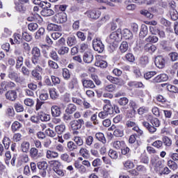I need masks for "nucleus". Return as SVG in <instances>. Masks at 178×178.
<instances>
[{
  "instance_id": "3",
  "label": "nucleus",
  "mask_w": 178,
  "mask_h": 178,
  "mask_svg": "<svg viewBox=\"0 0 178 178\" xmlns=\"http://www.w3.org/2000/svg\"><path fill=\"white\" fill-rule=\"evenodd\" d=\"M92 47L93 49L99 52V54H102V52H104V50L105 49L104 43H102V41L99 38H95L92 40Z\"/></svg>"
},
{
  "instance_id": "62",
  "label": "nucleus",
  "mask_w": 178,
  "mask_h": 178,
  "mask_svg": "<svg viewBox=\"0 0 178 178\" xmlns=\"http://www.w3.org/2000/svg\"><path fill=\"white\" fill-rule=\"evenodd\" d=\"M160 23L163 26H165V27H170V22L168 21L165 18L160 19Z\"/></svg>"
},
{
  "instance_id": "51",
  "label": "nucleus",
  "mask_w": 178,
  "mask_h": 178,
  "mask_svg": "<svg viewBox=\"0 0 178 178\" xmlns=\"http://www.w3.org/2000/svg\"><path fill=\"white\" fill-rule=\"evenodd\" d=\"M118 104L122 106H124L129 104V99H127V97H121L118 100Z\"/></svg>"
},
{
  "instance_id": "34",
  "label": "nucleus",
  "mask_w": 178,
  "mask_h": 178,
  "mask_svg": "<svg viewBox=\"0 0 178 178\" xmlns=\"http://www.w3.org/2000/svg\"><path fill=\"white\" fill-rule=\"evenodd\" d=\"M120 49L122 54H124V52H127V50L129 49V44L127 42L124 41L121 43L120 46Z\"/></svg>"
},
{
  "instance_id": "31",
  "label": "nucleus",
  "mask_w": 178,
  "mask_h": 178,
  "mask_svg": "<svg viewBox=\"0 0 178 178\" xmlns=\"http://www.w3.org/2000/svg\"><path fill=\"white\" fill-rule=\"evenodd\" d=\"M37 167L40 170H47L48 169V163L47 161H39L37 163Z\"/></svg>"
},
{
  "instance_id": "29",
  "label": "nucleus",
  "mask_w": 178,
  "mask_h": 178,
  "mask_svg": "<svg viewBox=\"0 0 178 178\" xmlns=\"http://www.w3.org/2000/svg\"><path fill=\"white\" fill-rule=\"evenodd\" d=\"M145 49L150 54H154V52L156 51V46H155V44H147L145 46Z\"/></svg>"
},
{
  "instance_id": "25",
  "label": "nucleus",
  "mask_w": 178,
  "mask_h": 178,
  "mask_svg": "<svg viewBox=\"0 0 178 178\" xmlns=\"http://www.w3.org/2000/svg\"><path fill=\"white\" fill-rule=\"evenodd\" d=\"M95 65L97 66V67H102L104 69L105 67H106V66H108V63H106V61L105 60H99L98 58H97Z\"/></svg>"
},
{
  "instance_id": "41",
  "label": "nucleus",
  "mask_w": 178,
  "mask_h": 178,
  "mask_svg": "<svg viewBox=\"0 0 178 178\" xmlns=\"http://www.w3.org/2000/svg\"><path fill=\"white\" fill-rule=\"evenodd\" d=\"M24 60V58L23 56H19L17 58V63H16V69H20L22 66H23V62Z\"/></svg>"
},
{
  "instance_id": "56",
  "label": "nucleus",
  "mask_w": 178,
  "mask_h": 178,
  "mask_svg": "<svg viewBox=\"0 0 178 178\" xmlns=\"http://www.w3.org/2000/svg\"><path fill=\"white\" fill-rule=\"evenodd\" d=\"M123 130L120 129V128H117L113 132V135L115 137H123Z\"/></svg>"
},
{
  "instance_id": "9",
  "label": "nucleus",
  "mask_w": 178,
  "mask_h": 178,
  "mask_svg": "<svg viewBox=\"0 0 178 178\" xmlns=\"http://www.w3.org/2000/svg\"><path fill=\"white\" fill-rule=\"evenodd\" d=\"M151 124H149V123H148L147 122H143V125L146 127V129H147V130L149 131V133H155V131H156V128H155V127L156 126V123H155V122L154 121V120H152L151 121Z\"/></svg>"
},
{
  "instance_id": "35",
  "label": "nucleus",
  "mask_w": 178,
  "mask_h": 178,
  "mask_svg": "<svg viewBox=\"0 0 178 178\" xmlns=\"http://www.w3.org/2000/svg\"><path fill=\"white\" fill-rule=\"evenodd\" d=\"M11 129L13 131H17L22 129V124L19 121H15L12 124Z\"/></svg>"
},
{
  "instance_id": "46",
  "label": "nucleus",
  "mask_w": 178,
  "mask_h": 178,
  "mask_svg": "<svg viewBox=\"0 0 178 178\" xmlns=\"http://www.w3.org/2000/svg\"><path fill=\"white\" fill-rule=\"evenodd\" d=\"M108 156H110L111 159H118L119 155L118 154V152L111 149L108 152Z\"/></svg>"
},
{
  "instance_id": "5",
  "label": "nucleus",
  "mask_w": 178,
  "mask_h": 178,
  "mask_svg": "<svg viewBox=\"0 0 178 178\" xmlns=\"http://www.w3.org/2000/svg\"><path fill=\"white\" fill-rule=\"evenodd\" d=\"M126 126L129 128H132V130H134V131L137 132L138 136H143V130H141L138 127V126H137V124L135 122L128 120L126 122Z\"/></svg>"
},
{
  "instance_id": "44",
  "label": "nucleus",
  "mask_w": 178,
  "mask_h": 178,
  "mask_svg": "<svg viewBox=\"0 0 178 178\" xmlns=\"http://www.w3.org/2000/svg\"><path fill=\"white\" fill-rule=\"evenodd\" d=\"M106 79L111 81V83H113V84H120V79L118 78H115L112 76H107Z\"/></svg>"
},
{
  "instance_id": "10",
  "label": "nucleus",
  "mask_w": 178,
  "mask_h": 178,
  "mask_svg": "<svg viewBox=\"0 0 178 178\" xmlns=\"http://www.w3.org/2000/svg\"><path fill=\"white\" fill-rule=\"evenodd\" d=\"M51 115L53 118H59L62 115V111H60V107L57 105H54L51 108Z\"/></svg>"
},
{
  "instance_id": "22",
  "label": "nucleus",
  "mask_w": 178,
  "mask_h": 178,
  "mask_svg": "<svg viewBox=\"0 0 178 178\" xmlns=\"http://www.w3.org/2000/svg\"><path fill=\"white\" fill-rule=\"evenodd\" d=\"M96 140L102 143V144H106V138H105V135L103 133L99 132L95 134Z\"/></svg>"
},
{
  "instance_id": "28",
  "label": "nucleus",
  "mask_w": 178,
  "mask_h": 178,
  "mask_svg": "<svg viewBox=\"0 0 178 178\" xmlns=\"http://www.w3.org/2000/svg\"><path fill=\"white\" fill-rule=\"evenodd\" d=\"M23 3H20L19 1L17 3H15V9L17 10V12H21L22 13H24V12H26V8L24 5H23Z\"/></svg>"
},
{
  "instance_id": "23",
  "label": "nucleus",
  "mask_w": 178,
  "mask_h": 178,
  "mask_svg": "<svg viewBox=\"0 0 178 178\" xmlns=\"http://www.w3.org/2000/svg\"><path fill=\"white\" fill-rule=\"evenodd\" d=\"M29 149H30V143L27 141L22 142V143L21 144V150L22 151V152H25L26 154H27Z\"/></svg>"
},
{
  "instance_id": "11",
  "label": "nucleus",
  "mask_w": 178,
  "mask_h": 178,
  "mask_svg": "<svg viewBox=\"0 0 178 178\" xmlns=\"http://www.w3.org/2000/svg\"><path fill=\"white\" fill-rule=\"evenodd\" d=\"M6 98L8 99V101H16V98H17V92L15 90H8L6 93Z\"/></svg>"
},
{
  "instance_id": "52",
  "label": "nucleus",
  "mask_w": 178,
  "mask_h": 178,
  "mask_svg": "<svg viewBox=\"0 0 178 178\" xmlns=\"http://www.w3.org/2000/svg\"><path fill=\"white\" fill-rule=\"evenodd\" d=\"M166 88L168 91H170V92H178V88L173 85H168Z\"/></svg>"
},
{
  "instance_id": "50",
  "label": "nucleus",
  "mask_w": 178,
  "mask_h": 178,
  "mask_svg": "<svg viewBox=\"0 0 178 178\" xmlns=\"http://www.w3.org/2000/svg\"><path fill=\"white\" fill-rule=\"evenodd\" d=\"M170 172V170L168 167H163L161 170H159V173L160 176H162V175H169Z\"/></svg>"
},
{
  "instance_id": "57",
  "label": "nucleus",
  "mask_w": 178,
  "mask_h": 178,
  "mask_svg": "<svg viewBox=\"0 0 178 178\" xmlns=\"http://www.w3.org/2000/svg\"><path fill=\"white\" fill-rule=\"evenodd\" d=\"M28 29L30 31H35L38 29V24L37 23H31L28 24Z\"/></svg>"
},
{
  "instance_id": "27",
  "label": "nucleus",
  "mask_w": 178,
  "mask_h": 178,
  "mask_svg": "<svg viewBox=\"0 0 178 178\" xmlns=\"http://www.w3.org/2000/svg\"><path fill=\"white\" fill-rule=\"evenodd\" d=\"M41 14L42 15V16L48 17V16H52V15H54L55 12L51 8H44L42 10Z\"/></svg>"
},
{
  "instance_id": "49",
  "label": "nucleus",
  "mask_w": 178,
  "mask_h": 178,
  "mask_svg": "<svg viewBox=\"0 0 178 178\" xmlns=\"http://www.w3.org/2000/svg\"><path fill=\"white\" fill-rule=\"evenodd\" d=\"M63 76L65 80L70 79V72L67 68L63 69Z\"/></svg>"
},
{
  "instance_id": "39",
  "label": "nucleus",
  "mask_w": 178,
  "mask_h": 178,
  "mask_svg": "<svg viewBox=\"0 0 178 178\" xmlns=\"http://www.w3.org/2000/svg\"><path fill=\"white\" fill-rule=\"evenodd\" d=\"M3 86H5V88H15L16 84H15V83L12 81H9V82L3 81L1 83V86L3 87Z\"/></svg>"
},
{
  "instance_id": "48",
  "label": "nucleus",
  "mask_w": 178,
  "mask_h": 178,
  "mask_svg": "<svg viewBox=\"0 0 178 178\" xmlns=\"http://www.w3.org/2000/svg\"><path fill=\"white\" fill-rule=\"evenodd\" d=\"M140 64L143 67L148 65V57L147 56H143L140 58Z\"/></svg>"
},
{
  "instance_id": "63",
  "label": "nucleus",
  "mask_w": 178,
  "mask_h": 178,
  "mask_svg": "<svg viewBox=\"0 0 178 178\" xmlns=\"http://www.w3.org/2000/svg\"><path fill=\"white\" fill-rule=\"evenodd\" d=\"M15 109L17 112H23V111H24V107H23V105L17 103L15 104Z\"/></svg>"
},
{
  "instance_id": "61",
  "label": "nucleus",
  "mask_w": 178,
  "mask_h": 178,
  "mask_svg": "<svg viewBox=\"0 0 178 178\" xmlns=\"http://www.w3.org/2000/svg\"><path fill=\"white\" fill-rule=\"evenodd\" d=\"M163 144L167 147H170L172 145V140L168 136H165L163 138Z\"/></svg>"
},
{
  "instance_id": "47",
  "label": "nucleus",
  "mask_w": 178,
  "mask_h": 178,
  "mask_svg": "<svg viewBox=\"0 0 178 178\" xmlns=\"http://www.w3.org/2000/svg\"><path fill=\"white\" fill-rule=\"evenodd\" d=\"M157 83H161V81H166L168 80V75L165 74H161L156 76Z\"/></svg>"
},
{
  "instance_id": "6",
  "label": "nucleus",
  "mask_w": 178,
  "mask_h": 178,
  "mask_svg": "<svg viewBox=\"0 0 178 178\" xmlns=\"http://www.w3.org/2000/svg\"><path fill=\"white\" fill-rule=\"evenodd\" d=\"M85 15L88 16L90 19H92L93 20H97V19H99L101 16V11L98 10H89L85 13Z\"/></svg>"
},
{
  "instance_id": "30",
  "label": "nucleus",
  "mask_w": 178,
  "mask_h": 178,
  "mask_svg": "<svg viewBox=\"0 0 178 178\" xmlns=\"http://www.w3.org/2000/svg\"><path fill=\"white\" fill-rule=\"evenodd\" d=\"M51 166H53V170H56V169H60L62 163L58 160H54L50 162Z\"/></svg>"
},
{
  "instance_id": "60",
  "label": "nucleus",
  "mask_w": 178,
  "mask_h": 178,
  "mask_svg": "<svg viewBox=\"0 0 178 178\" xmlns=\"http://www.w3.org/2000/svg\"><path fill=\"white\" fill-rule=\"evenodd\" d=\"M3 144L6 148V149H9V144H10V139L8 137H5L3 140Z\"/></svg>"
},
{
  "instance_id": "14",
  "label": "nucleus",
  "mask_w": 178,
  "mask_h": 178,
  "mask_svg": "<svg viewBox=\"0 0 178 178\" xmlns=\"http://www.w3.org/2000/svg\"><path fill=\"white\" fill-rule=\"evenodd\" d=\"M38 115L41 122H49L51 120V115L49 114H47L42 111H40Z\"/></svg>"
},
{
  "instance_id": "12",
  "label": "nucleus",
  "mask_w": 178,
  "mask_h": 178,
  "mask_svg": "<svg viewBox=\"0 0 178 178\" xmlns=\"http://www.w3.org/2000/svg\"><path fill=\"white\" fill-rule=\"evenodd\" d=\"M110 40H111L112 42L120 41L122 40V33L119 31L113 32L110 34Z\"/></svg>"
},
{
  "instance_id": "21",
  "label": "nucleus",
  "mask_w": 178,
  "mask_h": 178,
  "mask_svg": "<svg viewBox=\"0 0 178 178\" xmlns=\"http://www.w3.org/2000/svg\"><path fill=\"white\" fill-rule=\"evenodd\" d=\"M122 35L125 40H133V33L128 29H125L122 31Z\"/></svg>"
},
{
  "instance_id": "32",
  "label": "nucleus",
  "mask_w": 178,
  "mask_h": 178,
  "mask_svg": "<svg viewBox=\"0 0 178 178\" xmlns=\"http://www.w3.org/2000/svg\"><path fill=\"white\" fill-rule=\"evenodd\" d=\"M55 130L57 132V134H63L65 132V130H66V126L63 124L57 125L55 127Z\"/></svg>"
},
{
  "instance_id": "43",
  "label": "nucleus",
  "mask_w": 178,
  "mask_h": 178,
  "mask_svg": "<svg viewBox=\"0 0 178 178\" xmlns=\"http://www.w3.org/2000/svg\"><path fill=\"white\" fill-rule=\"evenodd\" d=\"M93 143H94V137H92V136H88L85 138V144H86L88 147H91Z\"/></svg>"
},
{
  "instance_id": "19",
  "label": "nucleus",
  "mask_w": 178,
  "mask_h": 178,
  "mask_svg": "<svg viewBox=\"0 0 178 178\" xmlns=\"http://www.w3.org/2000/svg\"><path fill=\"white\" fill-rule=\"evenodd\" d=\"M76 111H77V107L76 106V105L73 104H70L67 106L65 113L68 115H72V113H74Z\"/></svg>"
},
{
  "instance_id": "37",
  "label": "nucleus",
  "mask_w": 178,
  "mask_h": 178,
  "mask_svg": "<svg viewBox=\"0 0 178 178\" xmlns=\"http://www.w3.org/2000/svg\"><path fill=\"white\" fill-rule=\"evenodd\" d=\"M170 15L172 20L176 21L178 19V13L176 9H171L170 10Z\"/></svg>"
},
{
  "instance_id": "40",
  "label": "nucleus",
  "mask_w": 178,
  "mask_h": 178,
  "mask_svg": "<svg viewBox=\"0 0 178 178\" xmlns=\"http://www.w3.org/2000/svg\"><path fill=\"white\" fill-rule=\"evenodd\" d=\"M74 141L75 143V145H76L78 147H81V145L84 144L83 138H81V137L80 136L74 137Z\"/></svg>"
},
{
  "instance_id": "33",
  "label": "nucleus",
  "mask_w": 178,
  "mask_h": 178,
  "mask_svg": "<svg viewBox=\"0 0 178 178\" xmlns=\"http://www.w3.org/2000/svg\"><path fill=\"white\" fill-rule=\"evenodd\" d=\"M113 145L116 149H122V148H124V141L116 140Z\"/></svg>"
},
{
  "instance_id": "17",
  "label": "nucleus",
  "mask_w": 178,
  "mask_h": 178,
  "mask_svg": "<svg viewBox=\"0 0 178 178\" xmlns=\"http://www.w3.org/2000/svg\"><path fill=\"white\" fill-rule=\"evenodd\" d=\"M8 77L10 79V80H13L17 82L20 80V78H19V74L15 71H10L8 72Z\"/></svg>"
},
{
  "instance_id": "58",
  "label": "nucleus",
  "mask_w": 178,
  "mask_h": 178,
  "mask_svg": "<svg viewBox=\"0 0 178 178\" xmlns=\"http://www.w3.org/2000/svg\"><path fill=\"white\" fill-rule=\"evenodd\" d=\"M31 54L33 56H41V51L38 47H33Z\"/></svg>"
},
{
  "instance_id": "24",
  "label": "nucleus",
  "mask_w": 178,
  "mask_h": 178,
  "mask_svg": "<svg viewBox=\"0 0 178 178\" xmlns=\"http://www.w3.org/2000/svg\"><path fill=\"white\" fill-rule=\"evenodd\" d=\"M157 60L159 63V65H157V67H159V69H163V67H165V63H166L165 58L162 57V56H158Z\"/></svg>"
},
{
  "instance_id": "8",
  "label": "nucleus",
  "mask_w": 178,
  "mask_h": 178,
  "mask_svg": "<svg viewBox=\"0 0 178 178\" xmlns=\"http://www.w3.org/2000/svg\"><path fill=\"white\" fill-rule=\"evenodd\" d=\"M29 155L32 159H39L42 157V154L38 152V149L31 147L29 151Z\"/></svg>"
},
{
  "instance_id": "15",
  "label": "nucleus",
  "mask_w": 178,
  "mask_h": 178,
  "mask_svg": "<svg viewBox=\"0 0 178 178\" xmlns=\"http://www.w3.org/2000/svg\"><path fill=\"white\" fill-rule=\"evenodd\" d=\"M83 59L85 63H91L94 60V56L91 52H86L83 54Z\"/></svg>"
},
{
  "instance_id": "1",
  "label": "nucleus",
  "mask_w": 178,
  "mask_h": 178,
  "mask_svg": "<svg viewBox=\"0 0 178 178\" xmlns=\"http://www.w3.org/2000/svg\"><path fill=\"white\" fill-rule=\"evenodd\" d=\"M113 106L111 105H104L103 107V111L99 113V118L100 119H105L109 116V115H113Z\"/></svg>"
},
{
  "instance_id": "4",
  "label": "nucleus",
  "mask_w": 178,
  "mask_h": 178,
  "mask_svg": "<svg viewBox=\"0 0 178 178\" xmlns=\"http://www.w3.org/2000/svg\"><path fill=\"white\" fill-rule=\"evenodd\" d=\"M83 124H84V120L83 119L74 120L70 122V127L74 131L80 130Z\"/></svg>"
},
{
  "instance_id": "13",
  "label": "nucleus",
  "mask_w": 178,
  "mask_h": 178,
  "mask_svg": "<svg viewBox=\"0 0 178 178\" xmlns=\"http://www.w3.org/2000/svg\"><path fill=\"white\" fill-rule=\"evenodd\" d=\"M40 70H42V68L38 65H37L36 67L32 70L31 75L33 77H34V79H35V80H41V79H42V76H41V74H40L38 72Z\"/></svg>"
},
{
  "instance_id": "26",
  "label": "nucleus",
  "mask_w": 178,
  "mask_h": 178,
  "mask_svg": "<svg viewBox=\"0 0 178 178\" xmlns=\"http://www.w3.org/2000/svg\"><path fill=\"white\" fill-rule=\"evenodd\" d=\"M67 148L69 151L76 152L79 147L74 142L70 141L67 143Z\"/></svg>"
},
{
  "instance_id": "59",
  "label": "nucleus",
  "mask_w": 178,
  "mask_h": 178,
  "mask_svg": "<svg viewBox=\"0 0 178 178\" xmlns=\"http://www.w3.org/2000/svg\"><path fill=\"white\" fill-rule=\"evenodd\" d=\"M24 102L26 106H34V100H33V99H30V98L25 99Z\"/></svg>"
},
{
  "instance_id": "18",
  "label": "nucleus",
  "mask_w": 178,
  "mask_h": 178,
  "mask_svg": "<svg viewBox=\"0 0 178 178\" xmlns=\"http://www.w3.org/2000/svg\"><path fill=\"white\" fill-rule=\"evenodd\" d=\"M82 84L85 88H95V84L91 80L83 79Z\"/></svg>"
},
{
  "instance_id": "38",
  "label": "nucleus",
  "mask_w": 178,
  "mask_h": 178,
  "mask_svg": "<svg viewBox=\"0 0 178 178\" xmlns=\"http://www.w3.org/2000/svg\"><path fill=\"white\" fill-rule=\"evenodd\" d=\"M67 44L69 47H73L76 44V37L69 36L67 38Z\"/></svg>"
},
{
  "instance_id": "54",
  "label": "nucleus",
  "mask_w": 178,
  "mask_h": 178,
  "mask_svg": "<svg viewBox=\"0 0 178 178\" xmlns=\"http://www.w3.org/2000/svg\"><path fill=\"white\" fill-rule=\"evenodd\" d=\"M41 60V56H32L31 62L33 65H38Z\"/></svg>"
},
{
  "instance_id": "53",
  "label": "nucleus",
  "mask_w": 178,
  "mask_h": 178,
  "mask_svg": "<svg viewBox=\"0 0 178 178\" xmlns=\"http://www.w3.org/2000/svg\"><path fill=\"white\" fill-rule=\"evenodd\" d=\"M63 119L65 123H70L72 122V119H73V116L70 114H64Z\"/></svg>"
},
{
  "instance_id": "64",
  "label": "nucleus",
  "mask_w": 178,
  "mask_h": 178,
  "mask_svg": "<svg viewBox=\"0 0 178 178\" xmlns=\"http://www.w3.org/2000/svg\"><path fill=\"white\" fill-rule=\"evenodd\" d=\"M125 58L127 60H128V62H133L136 60V58H134V55H133V54L131 53L126 54Z\"/></svg>"
},
{
  "instance_id": "36",
  "label": "nucleus",
  "mask_w": 178,
  "mask_h": 178,
  "mask_svg": "<svg viewBox=\"0 0 178 178\" xmlns=\"http://www.w3.org/2000/svg\"><path fill=\"white\" fill-rule=\"evenodd\" d=\"M168 166L172 170H177L178 168L177 163H176V162H175V161H172V160H169L168 161Z\"/></svg>"
},
{
  "instance_id": "42",
  "label": "nucleus",
  "mask_w": 178,
  "mask_h": 178,
  "mask_svg": "<svg viewBox=\"0 0 178 178\" xmlns=\"http://www.w3.org/2000/svg\"><path fill=\"white\" fill-rule=\"evenodd\" d=\"M58 54L59 55H66V54H69V47L65 46L61 47L58 49Z\"/></svg>"
},
{
  "instance_id": "45",
  "label": "nucleus",
  "mask_w": 178,
  "mask_h": 178,
  "mask_svg": "<svg viewBox=\"0 0 178 178\" xmlns=\"http://www.w3.org/2000/svg\"><path fill=\"white\" fill-rule=\"evenodd\" d=\"M44 33H45V29L42 27L40 28L35 35L36 40H40V38H41V36L44 35Z\"/></svg>"
},
{
  "instance_id": "16",
  "label": "nucleus",
  "mask_w": 178,
  "mask_h": 178,
  "mask_svg": "<svg viewBox=\"0 0 178 178\" xmlns=\"http://www.w3.org/2000/svg\"><path fill=\"white\" fill-rule=\"evenodd\" d=\"M47 30L48 31H60L62 26L51 23L47 25Z\"/></svg>"
},
{
  "instance_id": "7",
  "label": "nucleus",
  "mask_w": 178,
  "mask_h": 178,
  "mask_svg": "<svg viewBox=\"0 0 178 178\" xmlns=\"http://www.w3.org/2000/svg\"><path fill=\"white\" fill-rule=\"evenodd\" d=\"M149 30L152 35L149 36V38L146 39V41L147 42H152V44H155V42H156V37L155 36L156 35V26H151L149 27Z\"/></svg>"
},
{
  "instance_id": "55",
  "label": "nucleus",
  "mask_w": 178,
  "mask_h": 178,
  "mask_svg": "<svg viewBox=\"0 0 178 178\" xmlns=\"http://www.w3.org/2000/svg\"><path fill=\"white\" fill-rule=\"evenodd\" d=\"M106 91H108V92H113L115 90H116V86L113 84L106 85L105 86Z\"/></svg>"
},
{
  "instance_id": "20",
  "label": "nucleus",
  "mask_w": 178,
  "mask_h": 178,
  "mask_svg": "<svg viewBox=\"0 0 178 178\" xmlns=\"http://www.w3.org/2000/svg\"><path fill=\"white\" fill-rule=\"evenodd\" d=\"M59 156V153L52 151V150H47L46 154V157L47 159H55Z\"/></svg>"
},
{
  "instance_id": "2",
  "label": "nucleus",
  "mask_w": 178,
  "mask_h": 178,
  "mask_svg": "<svg viewBox=\"0 0 178 178\" xmlns=\"http://www.w3.org/2000/svg\"><path fill=\"white\" fill-rule=\"evenodd\" d=\"M51 20L54 23H57L58 24L66 23L67 21V16L66 15V13L60 12L53 16Z\"/></svg>"
}]
</instances>
